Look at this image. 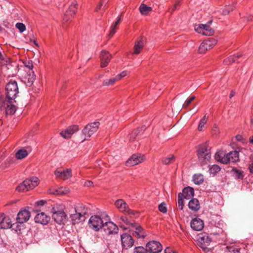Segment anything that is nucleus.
<instances>
[{
  "mask_svg": "<svg viewBox=\"0 0 253 253\" xmlns=\"http://www.w3.org/2000/svg\"><path fill=\"white\" fill-rule=\"evenodd\" d=\"M6 99L14 100L17 96L19 91L17 82H9L6 86Z\"/></svg>",
  "mask_w": 253,
  "mask_h": 253,
  "instance_id": "3",
  "label": "nucleus"
},
{
  "mask_svg": "<svg viewBox=\"0 0 253 253\" xmlns=\"http://www.w3.org/2000/svg\"><path fill=\"white\" fill-rule=\"evenodd\" d=\"M241 54H238L236 56H230L228 58L224 60V63L226 65L230 64L235 62H237V59L240 57Z\"/></svg>",
  "mask_w": 253,
  "mask_h": 253,
  "instance_id": "37",
  "label": "nucleus"
},
{
  "mask_svg": "<svg viewBox=\"0 0 253 253\" xmlns=\"http://www.w3.org/2000/svg\"><path fill=\"white\" fill-rule=\"evenodd\" d=\"M190 225L192 229L195 231H201L204 227L203 221L198 217L193 218L191 220Z\"/></svg>",
  "mask_w": 253,
  "mask_h": 253,
  "instance_id": "23",
  "label": "nucleus"
},
{
  "mask_svg": "<svg viewBox=\"0 0 253 253\" xmlns=\"http://www.w3.org/2000/svg\"><path fill=\"white\" fill-rule=\"evenodd\" d=\"M45 203V201L43 200L39 201L36 202V205L38 206H43Z\"/></svg>",
  "mask_w": 253,
  "mask_h": 253,
  "instance_id": "58",
  "label": "nucleus"
},
{
  "mask_svg": "<svg viewBox=\"0 0 253 253\" xmlns=\"http://www.w3.org/2000/svg\"><path fill=\"white\" fill-rule=\"evenodd\" d=\"M25 180L26 184L29 190L36 187L39 183V179L37 177H32Z\"/></svg>",
  "mask_w": 253,
  "mask_h": 253,
  "instance_id": "26",
  "label": "nucleus"
},
{
  "mask_svg": "<svg viewBox=\"0 0 253 253\" xmlns=\"http://www.w3.org/2000/svg\"><path fill=\"white\" fill-rule=\"evenodd\" d=\"M165 253H177V252L174 249L170 247H167L165 250Z\"/></svg>",
  "mask_w": 253,
  "mask_h": 253,
  "instance_id": "54",
  "label": "nucleus"
},
{
  "mask_svg": "<svg viewBox=\"0 0 253 253\" xmlns=\"http://www.w3.org/2000/svg\"><path fill=\"white\" fill-rule=\"evenodd\" d=\"M15 27L18 29L20 33H23L26 30V26L22 23H17L15 25Z\"/></svg>",
  "mask_w": 253,
  "mask_h": 253,
  "instance_id": "45",
  "label": "nucleus"
},
{
  "mask_svg": "<svg viewBox=\"0 0 253 253\" xmlns=\"http://www.w3.org/2000/svg\"><path fill=\"white\" fill-rule=\"evenodd\" d=\"M100 66L105 68L108 66L112 58L111 54L106 50H102L100 54Z\"/></svg>",
  "mask_w": 253,
  "mask_h": 253,
  "instance_id": "17",
  "label": "nucleus"
},
{
  "mask_svg": "<svg viewBox=\"0 0 253 253\" xmlns=\"http://www.w3.org/2000/svg\"><path fill=\"white\" fill-rule=\"evenodd\" d=\"M122 246L123 248L127 249L132 247L134 240L131 236L127 233H124L121 236Z\"/></svg>",
  "mask_w": 253,
  "mask_h": 253,
  "instance_id": "16",
  "label": "nucleus"
},
{
  "mask_svg": "<svg viewBox=\"0 0 253 253\" xmlns=\"http://www.w3.org/2000/svg\"><path fill=\"white\" fill-rule=\"evenodd\" d=\"M199 160L203 164L206 163L211 158V154L206 143L199 145L197 149Z\"/></svg>",
  "mask_w": 253,
  "mask_h": 253,
  "instance_id": "2",
  "label": "nucleus"
},
{
  "mask_svg": "<svg viewBox=\"0 0 253 253\" xmlns=\"http://www.w3.org/2000/svg\"><path fill=\"white\" fill-rule=\"evenodd\" d=\"M29 209V208L22 209L18 213L16 217V221L18 223H24L29 220L31 213Z\"/></svg>",
  "mask_w": 253,
  "mask_h": 253,
  "instance_id": "9",
  "label": "nucleus"
},
{
  "mask_svg": "<svg viewBox=\"0 0 253 253\" xmlns=\"http://www.w3.org/2000/svg\"><path fill=\"white\" fill-rule=\"evenodd\" d=\"M189 208L193 211H197L199 210L200 206L198 199L192 198L188 203Z\"/></svg>",
  "mask_w": 253,
  "mask_h": 253,
  "instance_id": "27",
  "label": "nucleus"
},
{
  "mask_svg": "<svg viewBox=\"0 0 253 253\" xmlns=\"http://www.w3.org/2000/svg\"><path fill=\"white\" fill-rule=\"evenodd\" d=\"M30 41L31 42H33L37 47H39V45L36 40L30 39Z\"/></svg>",
  "mask_w": 253,
  "mask_h": 253,
  "instance_id": "63",
  "label": "nucleus"
},
{
  "mask_svg": "<svg viewBox=\"0 0 253 253\" xmlns=\"http://www.w3.org/2000/svg\"><path fill=\"white\" fill-rule=\"evenodd\" d=\"M249 169L250 170V172L252 173H253V163H252L250 166H249Z\"/></svg>",
  "mask_w": 253,
  "mask_h": 253,
  "instance_id": "64",
  "label": "nucleus"
},
{
  "mask_svg": "<svg viewBox=\"0 0 253 253\" xmlns=\"http://www.w3.org/2000/svg\"><path fill=\"white\" fill-rule=\"evenodd\" d=\"M28 152L25 149H20L15 154V157L18 160H21L28 156Z\"/></svg>",
  "mask_w": 253,
  "mask_h": 253,
  "instance_id": "34",
  "label": "nucleus"
},
{
  "mask_svg": "<svg viewBox=\"0 0 253 253\" xmlns=\"http://www.w3.org/2000/svg\"><path fill=\"white\" fill-rule=\"evenodd\" d=\"M107 3V0H101L95 8V11H98L103 6H104V7Z\"/></svg>",
  "mask_w": 253,
  "mask_h": 253,
  "instance_id": "48",
  "label": "nucleus"
},
{
  "mask_svg": "<svg viewBox=\"0 0 253 253\" xmlns=\"http://www.w3.org/2000/svg\"><path fill=\"white\" fill-rule=\"evenodd\" d=\"M144 46L143 41L140 39L135 42V45L134 46V54H139L141 50L142 49Z\"/></svg>",
  "mask_w": 253,
  "mask_h": 253,
  "instance_id": "32",
  "label": "nucleus"
},
{
  "mask_svg": "<svg viewBox=\"0 0 253 253\" xmlns=\"http://www.w3.org/2000/svg\"><path fill=\"white\" fill-rule=\"evenodd\" d=\"M77 10V2L74 1L72 2L68 10L66 11L63 17V20L67 22L73 18L76 14Z\"/></svg>",
  "mask_w": 253,
  "mask_h": 253,
  "instance_id": "15",
  "label": "nucleus"
},
{
  "mask_svg": "<svg viewBox=\"0 0 253 253\" xmlns=\"http://www.w3.org/2000/svg\"><path fill=\"white\" fill-rule=\"evenodd\" d=\"M175 161V157L173 155H169L162 160V163L164 165H168L173 163Z\"/></svg>",
  "mask_w": 253,
  "mask_h": 253,
  "instance_id": "38",
  "label": "nucleus"
},
{
  "mask_svg": "<svg viewBox=\"0 0 253 253\" xmlns=\"http://www.w3.org/2000/svg\"><path fill=\"white\" fill-rule=\"evenodd\" d=\"M116 208L121 212H126L130 216H137L139 213L129 209L127 204L122 199H118L115 203Z\"/></svg>",
  "mask_w": 253,
  "mask_h": 253,
  "instance_id": "5",
  "label": "nucleus"
},
{
  "mask_svg": "<svg viewBox=\"0 0 253 253\" xmlns=\"http://www.w3.org/2000/svg\"><path fill=\"white\" fill-rule=\"evenodd\" d=\"M219 132V129L217 126H214L212 130V133L214 135H216Z\"/></svg>",
  "mask_w": 253,
  "mask_h": 253,
  "instance_id": "59",
  "label": "nucleus"
},
{
  "mask_svg": "<svg viewBox=\"0 0 253 253\" xmlns=\"http://www.w3.org/2000/svg\"><path fill=\"white\" fill-rule=\"evenodd\" d=\"M216 43V40L212 38L204 41L200 44L198 51L200 53H205L208 50L212 48Z\"/></svg>",
  "mask_w": 253,
  "mask_h": 253,
  "instance_id": "10",
  "label": "nucleus"
},
{
  "mask_svg": "<svg viewBox=\"0 0 253 253\" xmlns=\"http://www.w3.org/2000/svg\"><path fill=\"white\" fill-rule=\"evenodd\" d=\"M179 5V2L177 1L175 2V3L173 5V6L169 9L170 12L171 14H172V12L174 11L176 8Z\"/></svg>",
  "mask_w": 253,
  "mask_h": 253,
  "instance_id": "57",
  "label": "nucleus"
},
{
  "mask_svg": "<svg viewBox=\"0 0 253 253\" xmlns=\"http://www.w3.org/2000/svg\"><path fill=\"white\" fill-rule=\"evenodd\" d=\"M120 220L127 225H129L130 226L134 225V221L133 220H129L126 215L122 216L120 217Z\"/></svg>",
  "mask_w": 253,
  "mask_h": 253,
  "instance_id": "40",
  "label": "nucleus"
},
{
  "mask_svg": "<svg viewBox=\"0 0 253 253\" xmlns=\"http://www.w3.org/2000/svg\"><path fill=\"white\" fill-rule=\"evenodd\" d=\"M246 19L247 21H252L253 20V15L249 14L246 17Z\"/></svg>",
  "mask_w": 253,
  "mask_h": 253,
  "instance_id": "62",
  "label": "nucleus"
},
{
  "mask_svg": "<svg viewBox=\"0 0 253 253\" xmlns=\"http://www.w3.org/2000/svg\"><path fill=\"white\" fill-rule=\"evenodd\" d=\"M100 123L95 122L88 124L82 130V133L84 136V140H87L99 128Z\"/></svg>",
  "mask_w": 253,
  "mask_h": 253,
  "instance_id": "6",
  "label": "nucleus"
},
{
  "mask_svg": "<svg viewBox=\"0 0 253 253\" xmlns=\"http://www.w3.org/2000/svg\"><path fill=\"white\" fill-rule=\"evenodd\" d=\"M77 10V2L74 1L72 2L68 10L66 11L63 17V20L67 22L73 18L76 14Z\"/></svg>",
  "mask_w": 253,
  "mask_h": 253,
  "instance_id": "14",
  "label": "nucleus"
},
{
  "mask_svg": "<svg viewBox=\"0 0 253 253\" xmlns=\"http://www.w3.org/2000/svg\"><path fill=\"white\" fill-rule=\"evenodd\" d=\"M23 64L29 69H32L33 68V63L31 60H26L23 61Z\"/></svg>",
  "mask_w": 253,
  "mask_h": 253,
  "instance_id": "51",
  "label": "nucleus"
},
{
  "mask_svg": "<svg viewBox=\"0 0 253 253\" xmlns=\"http://www.w3.org/2000/svg\"><path fill=\"white\" fill-rule=\"evenodd\" d=\"M116 30L112 29L111 28V30L110 31L109 34V37L110 38H111L116 33Z\"/></svg>",
  "mask_w": 253,
  "mask_h": 253,
  "instance_id": "61",
  "label": "nucleus"
},
{
  "mask_svg": "<svg viewBox=\"0 0 253 253\" xmlns=\"http://www.w3.org/2000/svg\"><path fill=\"white\" fill-rule=\"evenodd\" d=\"M116 77L104 80L102 83V85L105 86L113 85L116 82H118Z\"/></svg>",
  "mask_w": 253,
  "mask_h": 253,
  "instance_id": "35",
  "label": "nucleus"
},
{
  "mask_svg": "<svg viewBox=\"0 0 253 253\" xmlns=\"http://www.w3.org/2000/svg\"><path fill=\"white\" fill-rule=\"evenodd\" d=\"M84 185L87 187H91L93 186V182L91 181H86L84 182Z\"/></svg>",
  "mask_w": 253,
  "mask_h": 253,
  "instance_id": "60",
  "label": "nucleus"
},
{
  "mask_svg": "<svg viewBox=\"0 0 253 253\" xmlns=\"http://www.w3.org/2000/svg\"><path fill=\"white\" fill-rule=\"evenodd\" d=\"M193 180L196 184H201L204 181V176L201 174H196L193 176Z\"/></svg>",
  "mask_w": 253,
  "mask_h": 253,
  "instance_id": "36",
  "label": "nucleus"
},
{
  "mask_svg": "<svg viewBox=\"0 0 253 253\" xmlns=\"http://www.w3.org/2000/svg\"><path fill=\"white\" fill-rule=\"evenodd\" d=\"M69 192V189L67 187H51L49 190L48 193L51 194L59 195H65L67 194Z\"/></svg>",
  "mask_w": 253,
  "mask_h": 253,
  "instance_id": "25",
  "label": "nucleus"
},
{
  "mask_svg": "<svg viewBox=\"0 0 253 253\" xmlns=\"http://www.w3.org/2000/svg\"><path fill=\"white\" fill-rule=\"evenodd\" d=\"M145 160V157L141 154H133L126 162V165L132 167L142 163Z\"/></svg>",
  "mask_w": 253,
  "mask_h": 253,
  "instance_id": "11",
  "label": "nucleus"
},
{
  "mask_svg": "<svg viewBox=\"0 0 253 253\" xmlns=\"http://www.w3.org/2000/svg\"><path fill=\"white\" fill-rule=\"evenodd\" d=\"M158 209L160 212H163L164 213H165L167 212V208L166 207V204L164 202H163L159 205Z\"/></svg>",
  "mask_w": 253,
  "mask_h": 253,
  "instance_id": "46",
  "label": "nucleus"
},
{
  "mask_svg": "<svg viewBox=\"0 0 253 253\" xmlns=\"http://www.w3.org/2000/svg\"><path fill=\"white\" fill-rule=\"evenodd\" d=\"M147 252L151 253H158L162 251L163 247L161 243L155 241L149 242L146 245Z\"/></svg>",
  "mask_w": 253,
  "mask_h": 253,
  "instance_id": "12",
  "label": "nucleus"
},
{
  "mask_svg": "<svg viewBox=\"0 0 253 253\" xmlns=\"http://www.w3.org/2000/svg\"><path fill=\"white\" fill-rule=\"evenodd\" d=\"M79 126L77 125H72L68 127L66 129L60 132L61 135L66 139L69 138L76 132L79 130Z\"/></svg>",
  "mask_w": 253,
  "mask_h": 253,
  "instance_id": "18",
  "label": "nucleus"
},
{
  "mask_svg": "<svg viewBox=\"0 0 253 253\" xmlns=\"http://www.w3.org/2000/svg\"><path fill=\"white\" fill-rule=\"evenodd\" d=\"M52 212L53 219L58 224H60L66 219V214L63 211H56L53 208Z\"/></svg>",
  "mask_w": 253,
  "mask_h": 253,
  "instance_id": "20",
  "label": "nucleus"
},
{
  "mask_svg": "<svg viewBox=\"0 0 253 253\" xmlns=\"http://www.w3.org/2000/svg\"><path fill=\"white\" fill-rule=\"evenodd\" d=\"M12 227L11 221L9 217L6 216L4 213L0 214V228L6 229Z\"/></svg>",
  "mask_w": 253,
  "mask_h": 253,
  "instance_id": "21",
  "label": "nucleus"
},
{
  "mask_svg": "<svg viewBox=\"0 0 253 253\" xmlns=\"http://www.w3.org/2000/svg\"><path fill=\"white\" fill-rule=\"evenodd\" d=\"M129 74V73L127 71H124L116 76L117 80L119 81L121 80L122 78L126 77Z\"/></svg>",
  "mask_w": 253,
  "mask_h": 253,
  "instance_id": "47",
  "label": "nucleus"
},
{
  "mask_svg": "<svg viewBox=\"0 0 253 253\" xmlns=\"http://www.w3.org/2000/svg\"><path fill=\"white\" fill-rule=\"evenodd\" d=\"M197 241L198 246L202 249L205 252L210 251V250L208 247L211 240L207 233H202L198 234L197 236Z\"/></svg>",
  "mask_w": 253,
  "mask_h": 253,
  "instance_id": "4",
  "label": "nucleus"
},
{
  "mask_svg": "<svg viewBox=\"0 0 253 253\" xmlns=\"http://www.w3.org/2000/svg\"><path fill=\"white\" fill-rule=\"evenodd\" d=\"M13 100L6 99L4 102V105L5 106V112L7 115H13L17 110L16 106L14 104Z\"/></svg>",
  "mask_w": 253,
  "mask_h": 253,
  "instance_id": "22",
  "label": "nucleus"
},
{
  "mask_svg": "<svg viewBox=\"0 0 253 253\" xmlns=\"http://www.w3.org/2000/svg\"><path fill=\"white\" fill-rule=\"evenodd\" d=\"M133 253H147V250L143 247L138 246L133 249Z\"/></svg>",
  "mask_w": 253,
  "mask_h": 253,
  "instance_id": "42",
  "label": "nucleus"
},
{
  "mask_svg": "<svg viewBox=\"0 0 253 253\" xmlns=\"http://www.w3.org/2000/svg\"><path fill=\"white\" fill-rule=\"evenodd\" d=\"M35 78L34 74H29L27 76L28 83L29 85H31L33 84L34 81H35Z\"/></svg>",
  "mask_w": 253,
  "mask_h": 253,
  "instance_id": "53",
  "label": "nucleus"
},
{
  "mask_svg": "<svg viewBox=\"0 0 253 253\" xmlns=\"http://www.w3.org/2000/svg\"><path fill=\"white\" fill-rule=\"evenodd\" d=\"M103 227L104 232L107 235H115L118 233L119 228L113 222L105 221Z\"/></svg>",
  "mask_w": 253,
  "mask_h": 253,
  "instance_id": "13",
  "label": "nucleus"
},
{
  "mask_svg": "<svg viewBox=\"0 0 253 253\" xmlns=\"http://www.w3.org/2000/svg\"><path fill=\"white\" fill-rule=\"evenodd\" d=\"M65 82L64 81V79L62 77H60L56 81V84L57 86L59 88H62L63 87V85Z\"/></svg>",
  "mask_w": 253,
  "mask_h": 253,
  "instance_id": "49",
  "label": "nucleus"
},
{
  "mask_svg": "<svg viewBox=\"0 0 253 253\" xmlns=\"http://www.w3.org/2000/svg\"><path fill=\"white\" fill-rule=\"evenodd\" d=\"M207 123V118L206 115H205L202 119L201 120V121L199 123V126H198V129L200 131H201L203 130L205 125Z\"/></svg>",
  "mask_w": 253,
  "mask_h": 253,
  "instance_id": "44",
  "label": "nucleus"
},
{
  "mask_svg": "<svg viewBox=\"0 0 253 253\" xmlns=\"http://www.w3.org/2000/svg\"><path fill=\"white\" fill-rule=\"evenodd\" d=\"M104 223L100 216L92 215L89 219L88 226L94 231H98L103 227Z\"/></svg>",
  "mask_w": 253,
  "mask_h": 253,
  "instance_id": "7",
  "label": "nucleus"
},
{
  "mask_svg": "<svg viewBox=\"0 0 253 253\" xmlns=\"http://www.w3.org/2000/svg\"><path fill=\"white\" fill-rule=\"evenodd\" d=\"M75 211L83 217H84L88 212V209L85 206L79 204L75 208Z\"/></svg>",
  "mask_w": 253,
  "mask_h": 253,
  "instance_id": "28",
  "label": "nucleus"
},
{
  "mask_svg": "<svg viewBox=\"0 0 253 253\" xmlns=\"http://www.w3.org/2000/svg\"><path fill=\"white\" fill-rule=\"evenodd\" d=\"M194 195V191L191 187H186L183 190L182 196L184 198L189 199Z\"/></svg>",
  "mask_w": 253,
  "mask_h": 253,
  "instance_id": "30",
  "label": "nucleus"
},
{
  "mask_svg": "<svg viewBox=\"0 0 253 253\" xmlns=\"http://www.w3.org/2000/svg\"><path fill=\"white\" fill-rule=\"evenodd\" d=\"M194 29L197 33L205 36H211L214 33L213 29L211 28L208 24H196L194 26Z\"/></svg>",
  "mask_w": 253,
  "mask_h": 253,
  "instance_id": "8",
  "label": "nucleus"
},
{
  "mask_svg": "<svg viewBox=\"0 0 253 253\" xmlns=\"http://www.w3.org/2000/svg\"><path fill=\"white\" fill-rule=\"evenodd\" d=\"M70 217L74 224L78 223L84 220V217H83L76 212L75 213L72 214Z\"/></svg>",
  "mask_w": 253,
  "mask_h": 253,
  "instance_id": "31",
  "label": "nucleus"
},
{
  "mask_svg": "<svg viewBox=\"0 0 253 253\" xmlns=\"http://www.w3.org/2000/svg\"><path fill=\"white\" fill-rule=\"evenodd\" d=\"M235 173L237 178H242L243 177L242 172L240 170L236 169L235 170Z\"/></svg>",
  "mask_w": 253,
  "mask_h": 253,
  "instance_id": "55",
  "label": "nucleus"
},
{
  "mask_svg": "<svg viewBox=\"0 0 253 253\" xmlns=\"http://www.w3.org/2000/svg\"><path fill=\"white\" fill-rule=\"evenodd\" d=\"M178 208L181 210L183 209L184 202L180 194H179L178 196Z\"/></svg>",
  "mask_w": 253,
  "mask_h": 253,
  "instance_id": "50",
  "label": "nucleus"
},
{
  "mask_svg": "<svg viewBox=\"0 0 253 253\" xmlns=\"http://www.w3.org/2000/svg\"><path fill=\"white\" fill-rule=\"evenodd\" d=\"M240 249L239 248L230 247L229 251L230 252H232L233 253H240Z\"/></svg>",
  "mask_w": 253,
  "mask_h": 253,
  "instance_id": "56",
  "label": "nucleus"
},
{
  "mask_svg": "<svg viewBox=\"0 0 253 253\" xmlns=\"http://www.w3.org/2000/svg\"><path fill=\"white\" fill-rule=\"evenodd\" d=\"M195 98V96H191L190 98H189L188 99H187L185 102L184 103V104H183V107L184 108H187L189 105V104L191 103V102L194 100V99Z\"/></svg>",
  "mask_w": 253,
  "mask_h": 253,
  "instance_id": "52",
  "label": "nucleus"
},
{
  "mask_svg": "<svg viewBox=\"0 0 253 253\" xmlns=\"http://www.w3.org/2000/svg\"><path fill=\"white\" fill-rule=\"evenodd\" d=\"M234 9L233 5L225 6L222 10L221 13L223 15H228L231 11H232Z\"/></svg>",
  "mask_w": 253,
  "mask_h": 253,
  "instance_id": "41",
  "label": "nucleus"
},
{
  "mask_svg": "<svg viewBox=\"0 0 253 253\" xmlns=\"http://www.w3.org/2000/svg\"><path fill=\"white\" fill-rule=\"evenodd\" d=\"M50 217L46 215L44 212L39 213L35 217V221L36 223L43 225L47 224L50 221Z\"/></svg>",
  "mask_w": 253,
  "mask_h": 253,
  "instance_id": "24",
  "label": "nucleus"
},
{
  "mask_svg": "<svg viewBox=\"0 0 253 253\" xmlns=\"http://www.w3.org/2000/svg\"><path fill=\"white\" fill-rule=\"evenodd\" d=\"M54 174L57 178L63 180L68 179L72 176V170L70 169L64 170L56 169L54 171Z\"/></svg>",
  "mask_w": 253,
  "mask_h": 253,
  "instance_id": "19",
  "label": "nucleus"
},
{
  "mask_svg": "<svg viewBox=\"0 0 253 253\" xmlns=\"http://www.w3.org/2000/svg\"><path fill=\"white\" fill-rule=\"evenodd\" d=\"M131 227L135 229L134 232L138 238H144L146 237V234L145 233L144 230L141 226L134 223V225H133Z\"/></svg>",
  "mask_w": 253,
  "mask_h": 253,
  "instance_id": "29",
  "label": "nucleus"
},
{
  "mask_svg": "<svg viewBox=\"0 0 253 253\" xmlns=\"http://www.w3.org/2000/svg\"><path fill=\"white\" fill-rule=\"evenodd\" d=\"M215 159L222 164L234 163L239 160V153L237 151H233L225 154L223 152H218L215 154Z\"/></svg>",
  "mask_w": 253,
  "mask_h": 253,
  "instance_id": "1",
  "label": "nucleus"
},
{
  "mask_svg": "<svg viewBox=\"0 0 253 253\" xmlns=\"http://www.w3.org/2000/svg\"><path fill=\"white\" fill-rule=\"evenodd\" d=\"M16 190L19 192H26L29 190L28 187L27 186V184H26L25 180L19 184V185L16 188Z\"/></svg>",
  "mask_w": 253,
  "mask_h": 253,
  "instance_id": "39",
  "label": "nucleus"
},
{
  "mask_svg": "<svg viewBox=\"0 0 253 253\" xmlns=\"http://www.w3.org/2000/svg\"><path fill=\"white\" fill-rule=\"evenodd\" d=\"M220 169H221L219 166L216 165H214L210 168V171L211 174L215 175L219 172Z\"/></svg>",
  "mask_w": 253,
  "mask_h": 253,
  "instance_id": "43",
  "label": "nucleus"
},
{
  "mask_svg": "<svg viewBox=\"0 0 253 253\" xmlns=\"http://www.w3.org/2000/svg\"><path fill=\"white\" fill-rule=\"evenodd\" d=\"M139 10L141 14L147 15L152 10V8L144 3H141L139 7Z\"/></svg>",
  "mask_w": 253,
  "mask_h": 253,
  "instance_id": "33",
  "label": "nucleus"
}]
</instances>
